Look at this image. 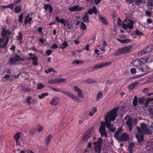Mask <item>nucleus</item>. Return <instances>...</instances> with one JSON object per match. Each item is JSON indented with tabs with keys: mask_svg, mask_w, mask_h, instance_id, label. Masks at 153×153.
I'll list each match as a JSON object with an SVG mask.
<instances>
[{
	"mask_svg": "<svg viewBox=\"0 0 153 153\" xmlns=\"http://www.w3.org/2000/svg\"><path fill=\"white\" fill-rule=\"evenodd\" d=\"M131 64L133 65L134 67H137L143 65L142 62L140 61V59H138L132 61Z\"/></svg>",
	"mask_w": 153,
	"mask_h": 153,
	"instance_id": "17",
	"label": "nucleus"
},
{
	"mask_svg": "<svg viewBox=\"0 0 153 153\" xmlns=\"http://www.w3.org/2000/svg\"><path fill=\"white\" fill-rule=\"evenodd\" d=\"M140 70L142 71L146 72L148 70V68L146 65H142L141 68L140 69Z\"/></svg>",
	"mask_w": 153,
	"mask_h": 153,
	"instance_id": "33",
	"label": "nucleus"
},
{
	"mask_svg": "<svg viewBox=\"0 0 153 153\" xmlns=\"http://www.w3.org/2000/svg\"><path fill=\"white\" fill-rule=\"evenodd\" d=\"M103 141L101 137H100L97 141L94 142L93 144L96 145L94 147L95 152L97 153H100L101 151V144Z\"/></svg>",
	"mask_w": 153,
	"mask_h": 153,
	"instance_id": "3",
	"label": "nucleus"
},
{
	"mask_svg": "<svg viewBox=\"0 0 153 153\" xmlns=\"http://www.w3.org/2000/svg\"><path fill=\"white\" fill-rule=\"evenodd\" d=\"M97 108L96 107H94L92 108L91 111L89 114V115L91 116H92L97 111Z\"/></svg>",
	"mask_w": 153,
	"mask_h": 153,
	"instance_id": "34",
	"label": "nucleus"
},
{
	"mask_svg": "<svg viewBox=\"0 0 153 153\" xmlns=\"http://www.w3.org/2000/svg\"><path fill=\"white\" fill-rule=\"evenodd\" d=\"M132 119L131 118H128L126 122V124L128 127L130 132L132 130Z\"/></svg>",
	"mask_w": 153,
	"mask_h": 153,
	"instance_id": "18",
	"label": "nucleus"
},
{
	"mask_svg": "<svg viewBox=\"0 0 153 153\" xmlns=\"http://www.w3.org/2000/svg\"><path fill=\"white\" fill-rule=\"evenodd\" d=\"M99 131L102 137L106 138L108 135L105 130V125L104 123H102L99 128Z\"/></svg>",
	"mask_w": 153,
	"mask_h": 153,
	"instance_id": "4",
	"label": "nucleus"
},
{
	"mask_svg": "<svg viewBox=\"0 0 153 153\" xmlns=\"http://www.w3.org/2000/svg\"><path fill=\"white\" fill-rule=\"evenodd\" d=\"M21 135V133L19 132L16 133L13 136V138L16 141L17 145H20V143L19 142V140L20 139Z\"/></svg>",
	"mask_w": 153,
	"mask_h": 153,
	"instance_id": "15",
	"label": "nucleus"
},
{
	"mask_svg": "<svg viewBox=\"0 0 153 153\" xmlns=\"http://www.w3.org/2000/svg\"><path fill=\"white\" fill-rule=\"evenodd\" d=\"M152 45L148 46L146 48L144 49L145 51H146V53L150 52L152 50Z\"/></svg>",
	"mask_w": 153,
	"mask_h": 153,
	"instance_id": "46",
	"label": "nucleus"
},
{
	"mask_svg": "<svg viewBox=\"0 0 153 153\" xmlns=\"http://www.w3.org/2000/svg\"><path fill=\"white\" fill-rule=\"evenodd\" d=\"M119 107L114 108L108 113L105 117V125L107 128L110 131L114 132L116 128L111 124V121H114L117 116V113Z\"/></svg>",
	"mask_w": 153,
	"mask_h": 153,
	"instance_id": "1",
	"label": "nucleus"
},
{
	"mask_svg": "<svg viewBox=\"0 0 153 153\" xmlns=\"http://www.w3.org/2000/svg\"><path fill=\"white\" fill-rule=\"evenodd\" d=\"M130 72L132 74H135L136 73L137 70L134 68H132L130 70Z\"/></svg>",
	"mask_w": 153,
	"mask_h": 153,
	"instance_id": "55",
	"label": "nucleus"
},
{
	"mask_svg": "<svg viewBox=\"0 0 153 153\" xmlns=\"http://www.w3.org/2000/svg\"><path fill=\"white\" fill-rule=\"evenodd\" d=\"M55 19L57 22L63 24L65 26L67 25L68 21L63 19H59L58 16H56L55 17Z\"/></svg>",
	"mask_w": 153,
	"mask_h": 153,
	"instance_id": "19",
	"label": "nucleus"
},
{
	"mask_svg": "<svg viewBox=\"0 0 153 153\" xmlns=\"http://www.w3.org/2000/svg\"><path fill=\"white\" fill-rule=\"evenodd\" d=\"M23 14L21 13L19 16V23H21L22 22Z\"/></svg>",
	"mask_w": 153,
	"mask_h": 153,
	"instance_id": "51",
	"label": "nucleus"
},
{
	"mask_svg": "<svg viewBox=\"0 0 153 153\" xmlns=\"http://www.w3.org/2000/svg\"><path fill=\"white\" fill-rule=\"evenodd\" d=\"M15 59L16 61H19L20 60L23 61L24 59H21L20 57L17 55H16L14 56Z\"/></svg>",
	"mask_w": 153,
	"mask_h": 153,
	"instance_id": "48",
	"label": "nucleus"
},
{
	"mask_svg": "<svg viewBox=\"0 0 153 153\" xmlns=\"http://www.w3.org/2000/svg\"><path fill=\"white\" fill-rule=\"evenodd\" d=\"M29 15L27 14L25 19L24 23L25 25H26L27 23H30L31 22L32 20V18L31 17H29Z\"/></svg>",
	"mask_w": 153,
	"mask_h": 153,
	"instance_id": "26",
	"label": "nucleus"
},
{
	"mask_svg": "<svg viewBox=\"0 0 153 153\" xmlns=\"http://www.w3.org/2000/svg\"><path fill=\"white\" fill-rule=\"evenodd\" d=\"M135 0H126V2L128 4H131L132 2H134Z\"/></svg>",
	"mask_w": 153,
	"mask_h": 153,
	"instance_id": "62",
	"label": "nucleus"
},
{
	"mask_svg": "<svg viewBox=\"0 0 153 153\" xmlns=\"http://www.w3.org/2000/svg\"><path fill=\"white\" fill-rule=\"evenodd\" d=\"M142 0H136L135 1V4L137 5H139L142 2Z\"/></svg>",
	"mask_w": 153,
	"mask_h": 153,
	"instance_id": "59",
	"label": "nucleus"
},
{
	"mask_svg": "<svg viewBox=\"0 0 153 153\" xmlns=\"http://www.w3.org/2000/svg\"><path fill=\"white\" fill-rule=\"evenodd\" d=\"M99 17L104 25H107V22L105 17L103 16H101L100 15H99Z\"/></svg>",
	"mask_w": 153,
	"mask_h": 153,
	"instance_id": "30",
	"label": "nucleus"
},
{
	"mask_svg": "<svg viewBox=\"0 0 153 153\" xmlns=\"http://www.w3.org/2000/svg\"><path fill=\"white\" fill-rule=\"evenodd\" d=\"M92 134V132H91L90 129L89 130L82 138V140L84 142L87 141L91 137Z\"/></svg>",
	"mask_w": 153,
	"mask_h": 153,
	"instance_id": "13",
	"label": "nucleus"
},
{
	"mask_svg": "<svg viewBox=\"0 0 153 153\" xmlns=\"http://www.w3.org/2000/svg\"><path fill=\"white\" fill-rule=\"evenodd\" d=\"M22 10L21 7L20 5L17 6L15 8V12L17 13H19Z\"/></svg>",
	"mask_w": 153,
	"mask_h": 153,
	"instance_id": "36",
	"label": "nucleus"
},
{
	"mask_svg": "<svg viewBox=\"0 0 153 153\" xmlns=\"http://www.w3.org/2000/svg\"><path fill=\"white\" fill-rule=\"evenodd\" d=\"M66 80V79L65 78H56L49 81V82L50 84H54L60 82L63 83L65 82Z\"/></svg>",
	"mask_w": 153,
	"mask_h": 153,
	"instance_id": "11",
	"label": "nucleus"
},
{
	"mask_svg": "<svg viewBox=\"0 0 153 153\" xmlns=\"http://www.w3.org/2000/svg\"><path fill=\"white\" fill-rule=\"evenodd\" d=\"M138 102L137 98V96H135L133 99V105L134 106H136L137 105V102Z\"/></svg>",
	"mask_w": 153,
	"mask_h": 153,
	"instance_id": "44",
	"label": "nucleus"
},
{
	"mask_svg": "<svg viewBox=\"0 0 153 153\" xmlns=\"http://www.w3.org/2000/svg\"><path fill=\"white\" fill-rule=\"evenodd\" d=\"M134 22L132 21L129 20L128 21L127 24H123L122 27L124 29H126L128 28L131 29L133 28Z\"/></svg>",
	"mask_w": 153,
	"mask_h": 153,
	"instance_id": "9",
	"label": "nucleus"
},
{
	"mask_svg": "<svg viewBox=\"0 0 153 153\" xmlns=\"http://www.w3.org/2000/svg\"><path fill=\"white\" fill-rule=\"evenodd\" d=\"M84 7H79L78 5L71 7L69 8V10L70 12L75 11H81L83 10Z\"/></svg>",
	"mask_w": 153,
	"mask_h": 153,
	"instance_id": "12",
	"label": "nucleus"
},
{
	"mask_svg": "<svg viewBox=\"0 0 153 153\" xmlns=\"http://www.w3.org/2000/svg\"><path fill=\"white\" fill-rule=\"evenodd\" d=\"M51 48L53 49L57 48H58V46L56 44H53Z\"/></svg>",
	"mask_w": 153,
	"mask_h": 153,
	"instance_id": "61",
	"label": "nucleus"
},
{
	"mask_svg": "<svg viewBox=\"0 0 153 153\" xmlns=\"http://www.w3.org/2000/svg\"><path fill=\"white\" fill-rule=\"evenodd\" d=\"M29 55L30 56H32L29 58V59H31L33 60V65L35 66L37 65H38V59L36 56L35 55H33L32 53H30Z\"/></svg>",
	"mask_w": 153,
	"mask_h": 153,
	"instance_id": "16",
	"label": "nucleus"
},
{
	"mask_svg": "<svg viewBox=\"0 0 153 153\" xmlns=\"http://www.w3.org/2000/svg\"><path fill=\"white\" fill-rule=\"evenodd\" d=\"M52 52V51L51 50H48L46 51V53L48 56L51 55Z\"/></svg>",
	"mask_w": 153,
	"mask_h": 153,
	"instance_id": "57",
	"label": "nucleus"
},
{
	"mask_svg": "<svg viewBox=\"0 0 153 153\" xmlns=\"http://www.w3.org/2000/svg\"><path fill=\"white\" fill-rule=\"evenodd\" d=\"M72 90L74 92L77 93V96L78 98L79 97L81 98H83L84 96L83 94L82 90L79 87L76 86H73L71 88Z\"/></svg>",
	"mask_w": 153,
	"mask_h": 153,
	"instance_id": "7",
	"label": "nucleus"
},
{
	"mask_svg": "<svg viewBox=\"0 0 153 153\" xmlns=\"http://www.w3.org/2000/svg\"><path fill=\"white\" fill-rule=\"evenodd\" d=\"M43 129L42 127L40 125H38L36 127V129L38 132L41 131Z\"/></svg>",
	"mask_w": 153,
	"mask_h": 153,
	"instance_id": "47",
	"label": "nucleus"
},
{
	"mask_svg": "<svg viewBox=\"0 0 153 153\" xmlns=\"http://www.w3.org/2000/svg\"><path fill=\"white\" fill-rule=\"evenodd\" d=\"M9 40V37L0 38V48H3L6 46Z\"/></svg>",
	"mask_w": 153,
	"mask_h": 153,
	"instance_id": "8",
	"label": "nucleus"
},
{
	"mask_svg": "<svg viewBox=\"0 0 153 153\" xmlns=\"http://www.w3.org/2000/svg\"><path fill=\"white\" fill-rule=\"evenodd\" d=\"M132 50V46L129 45L124 47L120 48L117 52L120 53H129Z\"/></svg>",
	"mask_w": 153,
	"mask_h": 153,
	"instance_id": "5",
	"label": "nucleus"
},
{
	"mask_svg": "<svg viewBox=\"0 0 153 153\" xmlns=\"http://www.w3.org/2000/svg\"><path fill=\"white\" fill-rule=\"evenodd\" d=\"M16 61L15 59L13 58H11L10 59L8 63L10 65H12L15 63Z\"/></svg>",
	"mask_w": 153,
	"mask_h": 153,
	"instance_id": "49",
	"label": "nucleus"
},
{
	"mask_svg": "<svg viewBox=\"0 0 153 153\" xmlns=\"http://www.w3.org/2000/svg\"><path fill=\"white\" fill-rule=\"evenodd\" d=\"M60 102V98L57 97H53L50 102V104L53 106H55L58 105Z\"/></svg>",
	"mask_w": 153,
	"mask_h": 153,
	"instance_id": "10",
	"label": "nucleus"
},
{
	"mask_svg": "<svg viewBox=\"0 0 153 153\" xmlns=\"http://www.w3.org/2000/svg\"><path fill=\"white\" fill-rule=\"evenodd\" d=\"M117 40L122 44H127L131 42V39H118Z\"/></svg>",
	"mask_w": 153,
	"mask_h": 153,
	"instance_id": "24",
	"label": "nucleus"
},
{
	"mask_svg": "<svg viewBox=\"0 0 153 153\" xmlns=\"http://www.w3.org/2000/svg\"><path fill=\"white\" fill-rule=\"evenodd\" d=\"M10 31L9 30H6L5 28H3L1 32V35L2 37H4L6 38V35H10L11 34Z\"/></svg>",
	"mask_w": 153,
	"mask_h": 153,
	"instance_id": "20",
	"label": "nucleus"
},
{
	"mask_svg": "<svg viewBox=\"0 0 153 153\" xmlns=\"http://www.w3.org/2000/svg\"><path fill=\"white\" fill-rule=\"evenodd\" d=\"M139 84L138 82H136L131 84L128 86V88L129 90H131L134 88L137 87Z\"/></svg>",
	"mask_w": 153,
	"mask_h": 153,
	"instance_id": "25",
	"label": "nucleus"
},
{
	"mask_svg": "<svg viewBox=\"0 0 153 153\" xmlns=\"http://www.w3.org/2000/svg\"><path fill=\"white\" fill-rule=\"evenodd\" d=\"M143 75L142 74H140L136 75L133 77H132V78L133 79H136L140 77H141L143 76Z\"/></svg>",
	"mask_w": 153,
	"mask_h": 153,
	"instance_id": "52",
	"label": "nucleus"
},
{
	"mask_svg": "<svg viewBox=\"0 0 153 153\" xmlns=\"http://www.w3.org/2000/svg\"><path fill=\"white\" fill-rule=\"evenodd\" d=\"M50 88L53 91H55L56 92H61L62 91V90H58V89H56L55 88L53 87H51Z\"/></svg>",
	"mask_w": 153,
	"mask_h": 153,
	"instance_id": "60",
	"label": "nucleus"
},
{
	"mask_svg": "<svg viewBox=\"0 0 153 153\" xmlns=\"http://www.w3.org/2000/svg\"><path fill=\"white\" fill-rule=\"evenodd\" d=\"M37 87L36 89L38 90H41L43 88L45 87V85L41 83H38L37 84Z\"/></svg>",
	"mask_w": 153,
	"mask_h": 153,
	"instance_id": "38",
	"label": "nucleus"
},
{
	"mask_svg": "<svg viewBox=\"0 0 153 153\" xmlns=\"http://www.w3.org/2000/svg\"><path fill=\"white\" fill-rule=\"evenodd\" d=\"M80 27L82 29L84 30H85L87 28L86 25L83 22H81Z\"/></svg>",
	"mask_w": 153,
	"mask_h": 153,
	"instance_id": "50",
	"label": "nucleus"
},
{
	"mask_svg": "<svg viewBox=\"0 0 153 153\" xmlns=\"http://www.w3.org/2000/svg\"><path fill=\"white\" fill-rule=\"evenodd\" d=\"M84 61L82 60H75L72 62V64L73 65L80 64H82L84 62Z\"/></svg>",
	"mask_w": 153,
	"mask_h": 153,
	"instance_id": "32",
	"label": "nucleus"
},
{
	"mask_svg": "<svg viewBox=\"0 0 153 153\" xmlns=\"http://www.w3.org/2000/svg\"><path fill=\"white\" fill-rule=\"evenodd\" d=\"M149 90V89L147 88H145L143 90L142 92L145 93H146L148 92Z\"/></svg>",
	"mask_w": 153,
	"mask_h": 153,
	"instance_id": "64",
	"label": "nucleus"
},
{
	"mask_svg": "<svg viewBox=\"0 0 153 153\" xmlns=\"http://www.w3.org/2000/svg\"><path fill=\"white\" fill-rule=\"evenodd\" d=\"M68 44L67 43L66 41H64L61 45V46H59V48L61 49L65 48L68 47Z\"/></svg>",
	"mask_w": 153,
	"mask_h": 153,
	"instance_id": "40",
	"label": "nucleus"
},
{
	"mask_svg": "<svg viewBox=\"0 0 153 153\" xmlns=\"http://www.w3.org/2000/svg\"><path fill=\"white\" fill-rule=\"evenodd\" d=\"M68 28L70 29H72L73 28V26L72 24L68 23L67 24Z\"/></svg>",
	"mask_w": 153,
	"mask_h": 153,
	"instance_id": "58",
	"label": "nucleus"
},
{
	"mask_svg": "<svg viewBox=\"0 0 153 153\" xmlns=\"http://www.w3.org/2000/svg\"><path fill=\"white\" fill-rule=\"evenodd\" d=\"M141 128L137 127V129L138 132L136 135V137L139 142H141L144 140L143 133L145 134H151L152 131L153 132V123L151 125L150 130L148 129L147 125L144 123L140 124Z\"/></svg>",
	"mask_w": 153,
	"mask_h": 153,
	"instance_id": "2",
	"label": "nucleus"
},
{
	"mask_svg": "<svg viewBox=\"0 0 153 153\" xmlns=\"http://www.w3.org/2000/svg\"><path fill=\"white\" fill-rule=\"evenodd\" d=\"M147 1L148 6L153 7V0H148Z\"/></svg>",
	"mask_w": 153,
	"mask_h": 153,
	"instance_id": "54",
	"label": "nucleus"
},
{
	"mask_svg": "<svg viewBox=\"0 0 153 153\" xmlns=\"http://www.w3.org/2000/svg\"><path fill=\"white\" fill-rule=\"evenodd\" d=\"M52 136L50 134L47 136L45 140V142L46 146H47L51 141Z\"/></svg>",
	"mask_w": 153,
	"mask_h": 153,
	"instance_id": "21",
	"label": "nucleus"
},
{
	"mask_svg": "<svg viewBox=\"0 0 153 153\" xmlns=\"http://www.w3.org/2000/svg\"><path fill=\"white\" fill-rule=\"evenodd\" d=\"M145 100L146 99L144 97H142L139 98L138 100V102L140 103V105H142Z\"/></svg>",
	"mask_w": 153,
	"mask_h": 153,
	"instance_id": "39",
	"label": "nucleus"
},
{
	"mask_svg": "<svg viewBox=\"0 0 153 153\" xmlns=\"http://www.w3.org/2000/svg\"><path fill=\"white\" fill-rule=\"evenodd\" d=\"M111 63V62H105L104 63H100L97 65H95L93 67V69H98L101 68L103 67L109 65Z\"/></svg>",
	"mask_w": 153,
	"mask_h": 153,
	"instance_id": "14",
	"label": "nucleus"
},
{
	"mask_svg": "<svg viewBox=\"0 0 153 153\" xmlns=\"http://www.w3.org/2000/svg\"><path fill=\"white\" fill-rule=\"evenodd\" d=\"M1 7L3 9H4L6 8H10L12 10H13V4L12 3L9 5H2L0 7Z\"/></svg>",
	"mask_w": 153,
	"mask_h": 153,
	"instance_id": "31",
	"label": "nucleus"
},
{
	"mask_svg": "<svg viewBox=\"0 0 153 153\" xmlns=\"http://www.w3.org/2000/svg\"><path fill=\"white\" fill-rule=\"evenodd\" d=\"M93 12L94 14L97 13V9L95 6L93 7L92 8L89 9L88 10L87 13L91 15L93 13Z\"/></svg>",
	"mask_w": 153,
	"mask_h": 153,
	"instance_id": "23",
	"label": "nucleus"
},
{
	"mask_svg": "<svg viewBox=\"0 0 153 153\" xmlns=\"http://www.w3.org/2000/svg\"><path fill=\"white\" fill-rule=\"evenodd\" d=\"M32 99V97L30 96H28L26 98V100L27 103L29 105H30L31 103L30 101Z\"/></svg>",
	"mask_w": 153,
	"mask_h": 153,
	"instance_id": "45",
	"label": "nucleus"
},
{
	"mask_svg": "<svg viewBox=\"0 0 153 153\" xmlns=\"http://www.w3.org/2000/svg\"><path fill=\"white\" fill-rule=\"evenodd\" d=\"M146 13L147 16H150L152 14V12L148 11L146 12Z\"/></svg>",
	"mask_w": 153,
	"mask_h": 153,
	"instance_id": "63",
	"label": "nucleus"
},
{
	"mask_svg": "<svg viewBox=\"0 0 153 153\" xmlns=\"http://www.w3.org/2000/svg\"><path fill=\"white\" fill-rule=\"evenodd\" d=\"M16 37H17V41H21L22 39V33L21 32H19L18 36H16Z\"/></svg>",
	"mask_w": 153,
	"mask_h": 153,
	"instance_id": "37",
	"label": "nucleus"
},
{
	"mask_svg": "<svg viewBox=\"0 0 153 153\" xmlns=\"http://www.w3.org/2000/svg\"><path fill=\"white\" fill-rule=\"evenodd\" d=\"M136 34L139 36H140L141 35H143V33L141 32L138 29H136L135 31Z\"/></svg>",
	"mask_w": 153,
	"mask_h": 153,
	"instance_id": "53",
	"label": "nucleus"
},
{
	"mask_svg": "<svg viewBox=\"0 0 153 153\" xmlns=\"http://www.w3.org/2000/svg\"><path fill=\"white\" fill-rule=\"evenodd\" d=\"M140 59V61L142 62V64H143V63H146L148 61L149 59L147 57H145Z\"/></svg>",
	"mask_w": 153,
	"mask_h": 153,
	"instance_id": "43",
	"label": "nucleus"
},
{
	"mask_svg": "<svg viewBox=\"0 0 153 153\" xmlns=\"http://www.w3.org/2000/svg\"><path fill=\"white\" fill-rule=\"evenodd\" d=\"M121 130L117 131L114 134V137L115 138H116L118 140H119V138L121 136Z\"/></svg>",
	"mask_w": 153,
	"mask_h": 153,
	"instance_id": "29",
	"label": "nucleus"
},
{
	"mask_svg": "<svg viewBox=\"0 0 153 153\" xmlns=\"http://www.w3.org/2000/svg\"><path fill=\"white\" fill-rule=\"evenodd\" d=\"M61 92H62L65 95L71 98L72 99L75 100L77 102H79L80 100L76 96L71 93L68 91H62Z\"/></svg>",
	"mask_w": 153,
	"mask_h": 153,
	"instance_id": "6",
	"label": "nucleus"
},
{
	"mask_svg": "<svg viewBox=\"0 0 153 153\" xmlns=\"http://www.w3.org/2000/svg\"><path fill=\"white\" fill-rule=\"evenodd\" d=\"M128 139L127 134L125 133L123 134L119 138V141H126Z\"/></svg>",
	"mask_w": 153,
	"mask_h": 153,
	"instance_id": "22",
	"label": "nucleus"
},
{
	"mask_svg": "<svg viewBox=\"0 0 153 153\" xmlns=\"http://www.w3.org/2000/svg\"><path fill=\"white\" fill-rule=\"evenodd\" d=\"M146 104L147 105L150 102L153 101L152 98H149L146 99Z\"/></svg>",
	"mask_w": 153,
	"mask_h": 153,
	"instance_id": "56",
	"label": "nucleus"
},
{
	"mask_svg": "<svg viewBox=\"0 0 153 153\" xmlns=\"http://www.w3.org/2000/svg\"><path fill=\"white\" fill-rule=\"evenodd\" d=\"M44 9L46 10H48V8L50 12L51 13L52 12L53 8L52 6L50 4H44Z\"/></svg>",
	"mask_w": 153,
	"mask_h": 153,
	"instance_id": "28",
	"label": "nucleus"
},
{
	"mask_svg": "<svg viewBox=\"0 0 153 153\" xmlns=\"http://www.w3.org/2000/svg\"><path fill=\"white\" fill-rule=\"evenodd\" d=\"M89 16L88 15L87 13L85 12V13L84 15L82 18V21L83 22L85 23H88L89 22Z\"/></svg>",
	"mask_w": 153,
	"mask_h": 153,
	"instance_id": "27",
	"label": "nucleus"
},
{
	"mask_svg": "<svg viewBox=\"0 0 153 153\" xmlns=\"http://www.w3.org/2000/svg\"><path fill=\"white\" fill-rule=\"evenodd\" d=\"M85 82L86 83L89 84H92L95 82V81L94 79L92 78L88 79L85 81Z\"/></svg>",
	"mask_w": 153,
	"mask_h": 153,
	"instance_id": "42",
	"label": "nucleus"
},
{
	"mask_svg": "<svg viewBox=\"0 0 153 153\" xmlns=\"http://www.w3.org/2000/svg\"><path fill=\"white\" fill-rule=\"evenodd\" d=\"M48 94L47 93H44L41 94L40 95L38 96L39 98L40 99H42L44 98L45 97L47 96L48 95Z\"/></svg>",
	"mask_w": 153,
	"mask_h": 153,
	"instance_id": "35",
	"label": "nucleus"
},
{
	"mask_svg": "<svg viewBox=\"0 0 153 153\" xmlns=\"http://www.w3.org/2000/svg\"><path fill=\"white\" fill-rule=\"evenodd\" d=\"M102 93L101 92H98L97 95L96 100H100L102 97Z\"/></svg>",
	"mask_w": 153,
	"mask_h": 153,
	"instance_id": "41",
	"label": "nucleus"
}]
</instances>
